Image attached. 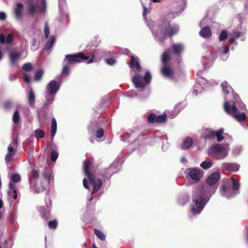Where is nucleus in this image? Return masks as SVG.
Returning a JSON list of instances; mask_svg holds the SVG:
<instances>
[{
  "label": "nucleus",
  "mask_w": 248,
  "mask_h": 248,
  "mask_svg": "<svg viewBox=\"0 0 248 248\" xmlns=\"http://www.w3.org/2000/svg\"><path fill=\"white\" fill-rule=\"evenodd\" d=\"M15 183L10 181L9 183V190L16 189Z\"/></svg>",
  "instance_id": "59"
},
{
  "label": "nucleus",
  "mask_w": 248,
  "mask_h": 248,
  "mask_svg": "<svg viewBox=\"0 0 248 248\" xmlns=\"http://www.w3.org/2000/svg\"><path fill=\"white\" fill-rule=\"evenodd\" d=\"M92 164L90 160H86L83 163V170L86 176L88 178L91 184L93 186L92 194L97 192L102 187L103 182L100 178H97L101 176L105 181L107 178L108 174V169L106 168L99 173L96 171H91Z\"/></svg>",
  "instance_id": "1"
},
{
  "label": "nucleus",
  "mask_w": 248,
  "mask_h": 248,
  "mask_svg": "<svg viewBox=\"0 0 248 248\" xmlns=\"http://www.w3.org/2000/svg\"><path fill=\"white\" fill-rule=\"evenodd\" d=\"M45 204H46V206H45L46 208L51 209L52 202H51V201L50 198L48 196H47L45 198Z\"/></svg>",
  "instance_id": "49"
},
{
  "label": "nucleus",
  "mask_w": 248,
  "mask_h": 248,
  "mask_svg": "<svg viewBox=\"0 0 248 248\" xmlns=\"http://www.w3.org/2000/svg\"><path fill=\"white\" fill-rule=\"evenodd\" d=\"M186 173L188 179L195 181H199L202 177V171L195 168H188L186 170Z\"/></svg>",
  "instance_id": "7"
},
{
  "label": "nucleus",
  "mask_w": 248,
  "mask_h": 248,
  "mask_svg": "<svg viewBox=\"0 0 248 248\" xmlns=\"http://www.w3.org/2000/svg\"><path fill=\"white\" fill-rule=\"evenodd\" d=\"M131 62L130 63V67L131 68H133L134 67H136V69L138 71H140L141 70V67L140 65L139 61L137 59L135 58V57L133 56H131Z\"/></svg>",
  "instance_id": "23"
},
{
  "label": "nucleus",
  "mask_w": 248,
  "mask_h": 248,
  "mask_svg": "<svg viewBox=\"0 0 248 248\" xmlns=\"http://www.w3.org/2000/svg\"><path fill=\"white\" fill-rule=\"evenodd\" d=\"M12 105V103L10 101H5L3 104V107L6 110H8L10 109Z\"/></svg>",
  "instance_id": "56"
},
{
  "label": "nucleus",
  "mask_w": 248,
  "mask_h": 248,
  "mask_svg": "<svg viewBox=\"0 0 248 248\" xmlns=\"http://www.w3.org/2000/svg\"><path fill=\"white\" fill-rule=\"evenodd\" d=\"M219 177V173L215 172L208 176L206 180V183L210 186L214 185L218 180Z\"/></svg>",
  "instance_id": "16"
},
{
  "label": "nucleus",
  "mask_w": 248,
  "mask_h": 248,
  "mask_svg": "<svg viewBox=\"0 0 248 248\" xmlns=\"http://www.w3.org/2000/svg\"><path fill=\"white\" fill-rule=\"evenodd\" d=\"M147 120L149 124L156 123V115L154 113L150 114L147 117Z\"/></svg>",
  "instance_id": "36"
},
{
  "label": "nucleus",
  "mask_w": 248,
  "mask_h": 248,
  "mask_svg": "<svg viewBox=\"0 0 248 248\" xmlns=\"http://www.w3.org/2000/svg\"><path fill=\"white\" fill-rule=\"evenodd\" d=\"M167 115L166 113L158 116L156 115V123H163L167 121Z\"/></svg>",
  "instance_id": "37"
},
{
  "label": "nucleus",
  "mask_w": 248,
  "mask_h": 248,
  "mask_svg": "<svg viewBox=\"0 0 248 248\" xmlns=\"http://www.w3.org/2000/svg\"><path fill=\"white\" fill-rule=\"evenodd\" d=\"M146 2H142V4L143 7L144 11L143 13V16L144 17H146V15L149 13L151 9L152 1H145ZM153 2H159V1H153Z\"/></svg>",
  "instance_id": "20"
},
{
  "label": "nucleus",
  "mask_w": 248,
  "mask_h": 248,
  "mask_svg": "<svg viewBox=\"0 0 248 248\" xmlns=\"http://www.w3.org/2000/svg\"><path fill=\"white\" fill-rule=\"evenodd\" d=\"M58 225V221L57 219L50 220L47 223L48 228L51 230H55L57 228Z\"/></svg>",
  "instance_id": "38"
},
{
  "label": "nucleus",
  "mask_w": 248,
  "mask_h": 248,
  "mask_svg": "<svg viewBox=\"0 0 248 248\" xmlns=\"http://www.w3.org/2000/svg\"><path fill=\"white\" fill-rule=\"evenodd\" d=\"M141 79L142 76L139 74H136L133 77L132 80L137 89L143 91L145 89V86L141 82Z\"/></svg>",
  "instance_id": "9"
},
{
  "label": "nucleus",
  "mask_w": 248,
  "mask_h": 248,
  "mask_svg": "<svg viewBox=\"0 0 248 248\" xmlns=\"http://www.w3.org/2000/svg\"><path fill=\"white\" fill-rule=\"evenodd\" d=\"M161 74L165 77L173 79L174 71L172 68L168 65H164L161 68Z\"/></svg>",
  "instance_id": "8"
},
{
  "label": "nucleus",
  "mask_w": 248,
  "mask_h": 248,
  "mask_svg": "<svg viewBox=\"0 0 248 248\" xmlns=\"http://www.w3.org/2000/svg\"><path fill=\"white\" fill-rule=\"evenodd\" d=\"M8 195L10 197H12L15 200H16L17 197L16 189L9 190Z\"/></svg>",
  "instance_id": "50"
},
{
  "label": "nucleus",
  "mask_w": 248,
  "mask_h": 248,
  "mask_svg": "<svg viewBox=\"0 0 248 248\" xmlns=\"http://www.w3.org/2000/svg\"><path fill=\"white\" fill-rule=\"evenodd\" d=\"M8 153L14 154V148L12 146L11 144H10L8 147Z\"/></svg>",
  "instance_id": "61"
},
{
  "label": "nucleus",
  "mask_w": 248,
  "mask_h": 248,
  "mask_svg": "<svg viewBox=\"0 0 248 248\" xmlns=\"http://www.w3.org/2000/svg\"><path fill=\"white\" fill-rule=\"evenodd\" d=\"M35 135L37 139H42L44 137L45 133L43 130L37 129L35 130Z\"/></svg>",
  "instance_id": "42"
},
{
  "label": "nucleus",
  "mask_w": 248,
  "mask_h": 248,
  "mask_svg": "<svg viewBox=\"0 0 248 248\" xmlns=\"http://www.w3.org/2000/svg\"><path fill=\"white\" fill-rule=\"evenodd\" d=\"M6 18V15L3 12H0V20H4Z\"/></svg>",
  "instance_id": "62"
},
{
  "label": "nucleus",
  "mask_w": 248,
  "mask_h": 248,
  "mask_svg": "<svg viewBox=\"0 0 248 248\" xmlns=\"http://www.w3.org/2000/svg\"><path fill=\"white\" fill-rule=\"evenodd\" d=\"M21 54L18 52H11L10 53V62L12 64H14L16 60L19 58Z\"/></svg>",
  "instance_id": "32"
},
{
  "label": "nucleus",
  "mask_w": 248,
  "mask_h": 248,
  "mask_svg": "<svg viewBox=\"0 0 248 248\" xmlns=\"http://www.w3.org/2000/svg\"><path fill=\"white\" fill-rule=\"evenodd\" d=\"M28 9L29 14L30 15L32 16L36 11V6L31 1L28 4Z\"/></svg>",
  "instance_id": "33"
},
{
  "label": "nucleus",
  "mask_w": 248,
  "mask_h": 248,
  "mask_svg": "<svg viewBox=\"0 0 248 248\" xmlns=\"http://www.w3.org/2000/svg\"><path fill=\"white\" fill-rule=\"evenodd\" d=\"M23 78H24V80L26 83H28L30 82V79L29 76L27 74H24Z\"/></svg>",
  "instance_id": "60"
},
{
  "label": "nucleus",
  "mask_w": 248,
  "mask_h": 248,
  "mask_svg": "<svg viewBox=\"0 0 248 248\" xmlns=\"http://www.w3.org/2000/svg\"><path fill=\"white\" fill-rule=\"evenodd\" d=\"M83 185L85 188L90 190V188L89 186V185L88 184L87 180L86 178H84L83 180Z\"/></svg>",
  "instance_id": "58"
},
{
  "label": "nucleus",
  "mask_w": 248,
  "mask_h": 248,
  "mask_svg": "<svg viewBox=\"0 0 248 248\" xmlns=\"http://www.w3.org/2000/svg\"><path fill=\"white\" fill-rule=\"evenodd\" d=\"M213 151L211 153H219L220 152H226L222 145L219 144H216L212 146Z\"/></svg>",
  "instance_id": "28"
},
{
  "label": "nucleus",
  "mask_w": 248,
  "mask_h": 248,
  "mask_svg": "<svg viewBox=\"0 0 248 248\" xmlns=\"http://www.w3.org/2000/svg\"><path fill=\"white\" fill-rule=\"evenodd\" d=\"M94 59V55H92L90 57L89 56L85 55L82 52H79L74 54L66 55L64 61H66L69 64H73L88 61L87 63H90L93 61Z\"/></svg>",
  "instance_id": "4"
},
{
  "label": "nucleus",
  "mask_w": 248,
  "mask_h": 248,
  "mask_svg": "<svg viewBox=\"0 0 248 248\" xmlns=\"http://www.w3.org/2000/svg\"><path fill=\"white\" fill-rule=\"evenodd\" d=\"M14 155V154L8 153L6 155L5 158L6 162L7 163L10 162V161L12 159V158L13 157V156Z\"/></svg>",
  "instance_id": "55"
},
{
  "label": "nucleus",
  "mask_w": 248,
  "mask_h": 248,
  "mask_svg": "<svg viewBox=\"0 0 248 248\" xmlns=\"http://www.w3.org/2000/svg\"><path fill=\"white\" fill-rule=\"evenodd\" d=\"M55 94H51L48 93L46 96V101L44 104L46 106H48L51 104L54 99Z\"/></svg>",
  "instance_id": "30"
},
{
  "label": "nucleus",
  "mask_w": 248,
  "mask_h": 248,
  "mask_svg": "<svg viewBox=\"0 0 248 248\" xmlns=\"http://www.w3.org/2000/svg\"><path fill=\"white\" fill-rule=\"evenodd\" d=\"M171 48L173 52L177 55H180L183 51V46L181 44H174L171 46Z\"/></svg>",
  "instance_id": "21"
},
{
  "label": "nucleus",
  "mask_w": 248,
  "mask_h": 248,
  "mask_svg": "<svg viewBox=\"0 0 248 248\" xmlns=\"http://www.w3.org/2000/svg\"><path fill=\"white\" fill-rule=\"evenodd\" d=\"M151 75L149 71H146L144 76V79L146 84H149L151 80Z\"/></svg>",
  "instance_id": "45"
},
{
  "label": "nucleus",
  "mask_w": 248,
  "mask_h": 248,
  "mask_svg": "<svg viewBox=\"0 0 248 248\" xmlns=\"http://www.w3.org/2000/svg\"><path fill=\"white\" fill-rule=\"evenodd\" d=\"M221 85L222 88L223 93L225 94H227L230 93V90L231 89V87L229 85L227 82L224 81L222 82Z\"/></svg>",
  "instance_id": "39"
},
{
  "label": "nucleus",
  "mask_w": 248,
  "mask_h": 248,
  "mask_svg": "<svg viewBox=\"0 0 248 248\" xmlns=\"http://www.w3.org/2000/svg\"><path fill=\"white\" fill-rule=\"evenodd\" d=\"M232 189L234 191H238L240 187L239 183L234 178H232Z\"/></svg>",
  "instance_id": "44"
},
{
  "label": "nucleus",
  "mask_w": 248,
  "mask_h": 248,
  "mask_svg": "<svg viewBox=\"0 0 248 248\" xmlns=\"http://www.w3.org/2000/svg\"><path fill=\"white\" fill-rule=\"evenodd\" d=\"M20 115L17 110H16L13 116V121L15 124H17L19 122Z\"/></svg>",
  "instance_id": "43"
},
{
  "label": "nucleus",
  "mask_w": 248,
  "mask_h": 248,
  "mask_svg": "<svg viewBox=\"0 0 248 248\" xmlns=\"http://www.w3.org/2000/svg\"><path fill=\"white\" fill-rule=\"evenodd\" d=\"M57 131V122L55 118H53L51 120V137L53 140Z\"/></svg>",
  "instance_id": "25"
},
{
  "label": "nucleus",
  "mask_w": 248,
  "mask_h": 248,
  "mask_svg": "<svg viewBox=\"0 0 248 248\" xmlns=\"http://www.w3.org/2000/svg\"><path fill=\"white\" fill-rule=\"evenodd\" d=\"M104 130L102 128H99L96 132V137L98 138H101L104 136Z\"/></svg>",
  "instance_id": "52"
},
{
  "label": "nucleus",
  "mask_w": 248,
  "mask_h": 248,
  "mask_svg": "<svg viewBox=\"0 0 248 248\" xmlns=\"http://www.w3.org/2000/svg\"><path fill=\"white\" fill-rule=\"evenodd\" d=\"M179 28L177 26L171 25L170 22H163L160 25V33L164 36L172 37L177 34Z\"/></svg>",
  "instance_id": "5"
},
{
  "label": "nucleus",
  "mask_w": 248,
  "mask_h": 248,
  "mask_svg": "<svg viewBox=\"0 0 248 248\" xmlns=\"http://www.w3.org/2000/svg\"><path fill=\"white\" fill-rule=\"evenodd\" d=\"M55 41V37L51 35L49 40L46 43L44 49L47 50H49L53 46Z\"/></svg>",
  "instance_id": "29"
},
{
  "label": "nucleus",
  "mask_w": 248,
  "mask_h": 248,
  "mask_svg": "<svg viewBox=\"0 0 248 248\" xmlns=\"http://www.w3.org/2000/svg\"><path fill=\"white\" fill-rule=\"evenodd\" d=\"M227 37H228L227 31L226 30H223L221 31V32H220V33L219 35V37H218L219 41L221 42L224 40H225L227 38Z\"/></svg>",
  "instance_id": "41"
},
{
  "label": "nucleus",
  "mask_w": 248,
  "mask_h": 248,
  "mask_svg": "<svg viewBox=\"0 0 248 248\" xmlns=\"http://www.w3.org/2000/svg\"><path fill=\"white\" fill-rule=\"evenodd\" d=\"M232 190L229 185L224 184L221 187V194L222 196H225L229 198L232 196L233 192Z\"/></svg>",
  "instance_id": "14"
},
{
  "label": "nucleus",
  "mask_w": 248,
  "mask_h": 248,
  "mask_svg": "<svg viewBox=\"0 0 248 248\" xmlns=\"http://www.w3.org/2000/svg\"><path fill=\"white\" fill-rule=\"evenodd\" d=\"M59 89V85L56 80L50 81L46 87L48 93L51 94H56Z\"/></svg>",
  "instance_id": "10"
},
{
  "label": "nucleus",
  "mask_w": 248,
  "mask_h": 248,
  "mask_svg": "<svg viewBox=\"0 0 248 248\" xmlns=\"http://www.w3.org/2000/svg\"><path fill=\"white\" fill-rule=\"evenodd\" d=\"M13 41V35L12 34H9L6 37L3 34H0V43L2 44H10Z\"/></svg>",
  "instance_id": "19"
},
{
  "label": "nucleus",
  "mask_w": 248,
  "mask_h": 248,
  "mask_svg": "<svg viewBox=\"0 0 248 248\" xmlns=\"http://www.w3.org/2000/svg\"><path fill=\"white\" fill-rule=\"evenodd\" d=\"M11 144V145H12L13 146H17V144H18V142H17V140L14 139L13 140L12 144Z\"/></svg>",
  "instance_id": "64"
},
{
  "label": "nucleus",
  "mask_w": 248,
  "mask_h": 248,
  "mask_svg": "<svg viewBox=\"0 0 248 248\" xmlns=\"http://www.w3.org/2000/svg\"><path fill=\"white\" fill-rule=\"evenodd\" d=\"M193 143V140L191 138H186L185 139L183 143L181 145V148L183 150H185L190 147Z\"/></svg>",
  "instance_id": "22"
},
{
  "label": "nucleus",
  "mask_w": 248,
  "mask_h": 248,
  "mask_svg": "<svg viewBox=\"0 0 248 248\" xmlns=\"http://www.w3.org/2000/svg\"><path fill=\"white\" fill-rule=\"evenodd\" d=\"M106 62L109 65H113L115 63L116 61L114 58H110L106 59Z\"/></svg>",
  "instance_id": "57"
},
{
  "label": "nucleus",
  "mask_w": 248,
  "mask_h": 248,
  "mask_svg": "<svg viewBox=\"0 0 248 248\" xmlns=\"http://www.w3.org/2000/svg\"><path fill=\"white\" fill-rule=\"evenodd\" d=\"M192 201L194 204L192 205L191 212L193 215L200 213L206 204V201L203 196L200 192H196L193 194Z\"/></svg>",
  "instance_id": "3"
},
{
  "label": "nucleus",
  "mask_w": 248,
  "mask_h": 248,
  "mask_svg": "<svg viewBox=\"0 0 248 248\" xmlns=\"http://www.w3.org/2000/svg\"><path fill=\"white\" fill-rule=\"evenodd\" d=\"M22 69L26 71L29 72L31 71L33 69V66L31 63H24L22 66Z\"/></svg>",
  "instance_id": "46"
},
{
  "label": "nucleus",
  "mask_w": 248,
  "mask_h": 248,
  "mask_svg": "<svg viewBox=\"0 0 248 248\" xmlns=\"http://www.w3.org/2000/svg\"><path fill=\"white\" fill-rule=\"evenodd\" d=\"M242 35V33L238 31H234L232 32V36L235 38H238Z\"/></svg>",
  "instance_id": "54"
},
{
  "label": "nucleus",
  "mask_w": 248,
  "mask_h": 248,
  "mask_svg": "<svg viewBox=\"0 0 248 248\" xmlns=\"http://www.w3.org/2000/svg\"><path fill=\"white\" fill-rule=\"evenodd\" d=\"M23 5L21 3H18L14 9V15L17 20H21L22 17Z\"/></svg>",
  "instance_id": "17"
},
{
  "label": "nucleus",
  "mask_w": 248,
  "mask_h": 248,
  "mask_svg": "<svg viewBox=\"0 0 248 248\" xmlns=\"http://www.w3.org/2000/svg\"><path fill=\"white\" fill-rule=\"evenodd\" d=\"M62 73L65 75H68L69 74V67L67 65H64L62 70Z\"/></svg>",
  "instance_id": "53"
},
{
  "label": "nucleus",
  "mask_w": 248,
  "mask_h": 248,
  "mask_svg": "<svg viewBox=\"0 0 248 248\" xmlns=\"http://www.w3.org/2000/svg\"><path fill=\"white\" fill-rule=\"evenodd\" d=\"M202 137L205 140H213L215 138V131L211 128H203Z\"/></svg>",
  "instance_id": "15"
},
{
  "label": "nucleus",
  "mask_w": 248,
  "mask_h": 248,
  "mask_svg": "<svg viewBox=\"0 0 248 248\" xmlns=\"http://www.w3.org/2000/svg\"><path fill=\"white\" fill-rule=\"evenodd\" d=\"M213 166V163L211 161H204L201 163L200 166L204 170H206L210 168Z\"/></svg>",
  "instance_id": "40"
},
{
  "label": "nucleus",
  "mask_w": 248,
  "mask_h": 248,
  "mask_svg": "<svg viewBox=\"0 0 248 248\" xmlns=\"http://www.w3.org/2000/svg\"><path fill=\"white\" fill-rule=\"evenodd\" d=\"M210 155L213 158L217 160L222 159L224 158L227 155L226 152H220L218 153H211Z\"/></svg>",
  "instance_id": "26"
},
{
  "label": "nucleus",
  "mask_w": 248,
  "mask_h": 248,
  "mask_svg": "<svg viewBox=\"0 0 248 248\" xmlns=\"http://www.w3.org/2000/svg\"><path fill=\"white\" fill-rule=\"evenodd\" d=\"M235 101L231 105L229 102L225 100L223 104L225 111L232 115L238 122H244L246 118L247 109L245 104L239 98L237 94H233Z\"/></svg>",
  "instance_id": "2"
},
{
  "label": "nucleus",
  "mask_w": 248,
  "mask_h": 248,
  "mask_svg": "<svg viewBox=\"0 0 248 248\" xmlns=\"http://www.w3.org/2000/svg\"><path fill=\"white\" fill-rule=\"evenodd\" d=\"M39 177L38 170L33 169L31 170V175L29 177V182L31 187L36 193H40L46 188V184L44 185L39 186L35 183V180Z\"/></svg>",
  "instance_id": "6"
},
{
  "label": "nucleus",
  "mask_w": 248,
  "mask_h": 248,
  "mask_svg": "<svg viewBox=\"0 0 248 248\" xmlns=\"http://www.w3.org/2000/svg\"><path fill=\"white\" fill-rule=\"evenodd\" d=\"M21 180V177L18 174H14L11 178V181L14 183H17Z\"/></svg>",
  "instance_id": "47"
},
{
  "label": "nucleus",
  "mask_w": 248,
  "mask_h": 248,
  "mask_svg": "<svg viewBox=\"0 0 248 248\" xmlns=\"http://www.w3.org/2000/svg\"><path fill=\"white\" fill-rule=\"evenodd\" d=\"M42 175L44 180H40V186L44 185V184H46V187L50 182L51 176L50 172L47 168H44L43 172H42Z\"/></svg>",
  "instance_id": "11"
},
{
  "label": "nucleus",
  "mask_w": 248,
  "mask_h": 248,
  "mask_svg": "<svg viewBox=\"0 0 248 248\" xmlns=\"http://www.w3.org/2000/svg\"><path fill=\"white\" fill-rule=\"evenodd\" d=\"M44 33L45 34V37L46 38H48L49 34V30L48 25L47 22H46L45 23Z\"/></svg>",
  "instance_id": "51"
},
{
  "label": "nucleus",
  "mask_w": 248,
  "mask_h": 248,
  "mask_svg": "<svg viewBox=\"0 0 248 248\" xmlns=\"http://www.w3.org/2000/svg\"><path fill=\"white\" fill-rule=\"evenodd\" d=\"M223 170L230 171H236L239 170V165L235 163H224L222 164Z\"/></svg>",
  "instance_id": "13"
},
{
  "label": "nucleus",
  "mask_w": 248,
  "mask_h": 248,
  "mask_svg": "<svg viewBox=\"0 0 248 248\" xmlns=\"http://www.w3.org/2000/svg\"><path fill=\"white\" fill-rule=\"evenodd\" d=\"M94 233L96 236L101 240L104 241L106 239V235L104 233L100 230L97 229H94Z\"/></svg>",
  "instance_id": "34"
},
{
  "label": "nucleus",
  "mask_w": 248,
  "mask_h": 248,
  "mask_svg": "<svg viewBox=\"0 0 248 248\" xmlns=\"http://www.w3.org/2000/svg\"><path fill=\"white\" fill-rule=\"evenodd\" d=\"M38 210L40 212L41 217L46 221L48 220L51 217V209L46 208L45 206H40Z\"/></svg>",
  "instance_id": "12"
},
{
  "label": "nucleus",
  "mask_w": 248,
  "mask_h": 248,
  "mask_svg": "<svg viewBox=\"0 0 248 248\" xmlns=\"http://www.w3.org/2000/svg\"><path fill=\"white\" fill-rule=\"evenodd\" d=\"M44 74V71L42 69L37 70L34 74V80L35 81H40Z\"/></svg>",
  "instance_id": "35"
},
{
  "label": "nucleus",
  "mask_w": 248,
  "mask_h": 248,
  "mask_svg": "<svg viewBox=\"0 0 248 248\" xmlns=\"http://www.w3.org/2000/svg\"><path fill=\"white\" fill-rule=\"evenodd\" d=\"M199 34L202 38H208L211 36L212 32L209 27L205 26L201 29Z\"/></svg>",
  "instance_id": "18"
},
{
  "label": "nucleus",
  "mask_w": 248,
  "mask_h": 248,
  "mask_svg": "<svg viewBox=\"0 0 248 248\" xmlns=\"http://www.w3.org/2000/svg\"><path fill=\"white\" fill-rule=\"evenodd\" d=\"M170 59L171 58L170 55V50H167L162 55L161 61L163 65H168V63L170 61Z\"/></svg>",
  "instance_id": "24"
},
{
  "label": "nucleus",
  "mask_w": 248,
  "mask_h": 248,
  "mask_svg": "<svg viewBox=\"0 0 248 248\" xmlns=\"http://www.w3.org/2000/svg\"><path fill=\"white\" fill-rule=\"evenodd\" d=\"M28 101L30 106H33L35 104V95L32 89H30L28 93Z\"/></svg>",
  "instance_id": "27"
},
{
  "label": "nucleus",
  "mask_w": 248,
  "mask_h": 248,
  "mask_svg": "<svg viewBox=\"0 0 248 248\" xmlns=\"http://www.w3.org/2000/svg\"><path fill=\"white\" fill-rule=\"evenodd\" d=\"M229 50V47L227 46H223V52L224 54H226L228 52Z\"/></svg>",
  "instance_id": "63"
},
{
  "label": "nucleus",
  "mask_w": 248,
  "mask_h": 248,
  "mask_svg": "<svg viewBox=\"0 0 248 248\" xmlns=\"http://www.w3.org/2000/svg\"><path fill=\"white\" fill-rule=\"evenodd\" d=\"M224 129L222 128L219 129L217 132L215 131V137L216 136L217 137V141L218 142H220L224 139V137L222 135L224 132Z\"/></svg>",
  "instance_id": "31"
},
{
  "label": "nucleus",
  "mask_w": 248,
  "mask_h": 248,
  "mask_svg": "<svg viewBox=\"0 0 248 248\" xmlns=\"http://www.w3.org/2000/svg\"><path fill=\"white\" fill-rule=\"evenodd\" d=\"M58 157V153L55 150H52L50 153V159L53 161H55Z\"/></svg>",
  "instance_id": "48"
}]
</instances>
